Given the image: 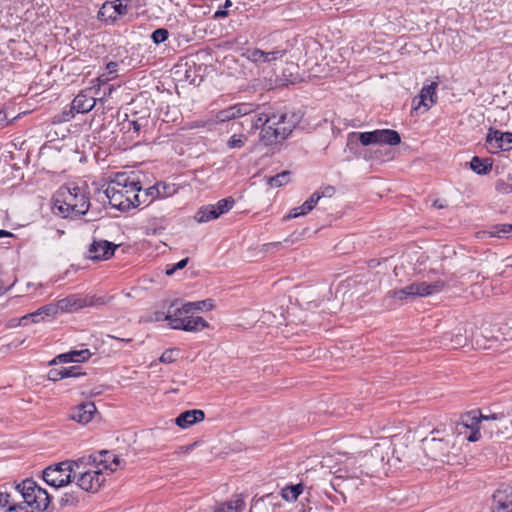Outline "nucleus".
Returning <instances> with one entry per match:
<instances>
[{"instance_id": "18", "label": "nucleus", "mask_w": 512, "mask_h": 512, "mask_svg": "<svg viewBox=\"0 0 512 512\" xmlns=\"http://www.w3.org/2000/svg\"><path fill=\"white\" fill-rule=\"evenodd\" d=\"M491 512H512V487L506 486L494 492Z\"/></svg>"}, {"instance_id": "8", "label": "nucleus", "mask_w": 512, "mask_h": 512, "mask_svg": "<svg viewBox=\"0 0 512 512\" xmlns=\"http://www.w3.org/2000/svg\"><path fill=\"white\" fill-rule=\"evenodd\" d=\"M75 466V460H66L48 466L43 470V480L54 488L64 487L73 480Z\"/></svg>"}, {"instance_id": "11", "label": "nucleus", "mask_w": 512, "mask_h": 512, "mask_svg": "<svg viewBox=\"0 0 512 512\" xmlns=\"http://www.w3.org/2000/svg\"><path fill=\"white\" fill-rule=\"evenodd\" d=\"M485 147L491 154H497L500 151L511 150L512 133L490 129L486 136Z\"/></svg>"}, {"instance_id": "64", "label": "nucleus", "mask_w": 512, "mask_h": 512, "mask_svg": "<svg viewBox=\"0 0 512 512\" xmlns=\"http://www.w3.org/2000/svg\"><path fill=\"white\" fill-rule=\"evenodd\" d=\"M165 316H167V314H164L163 312H156L155 313V320L156 321L166 320Z\"/></svg>"}, {"instance_id": "57", "label": "nucleus", "mask_w": 512, "mask_h": 512, "mask_svg": "<svg viewBox=\"0 0 512 512\" xmlns=\"http://www.w3.org/2000/svg\"><path fill=\"white\" fill-rule=\"evenodd\" d=\"M118 70V63L115 61H110L106 64V73L115 77V74Z\"/></svg>"}, {"instance_id": "41", "label": "nucleus", "mask_w": 512, "mask_h": 512, "mask_svg": "<svg viewBox=\"0 0 512 512\" xmlns=\"http://www.w3.org/2000/svg\"><path fill=\"white\" fill-rule=\"evenodd\" d=\"M85 307H100L108 303V299L103 296L86 295L83 296Z\"/></svg>"}, {"instance_id": "54", "label": "nucleus", "mask_w": 512, "mask_h": 512, "mask_svg": "<svg viewBox=\"0 0 512 512\" xmlns=\"http://www.w3.org/2000/svg\"><path fill=\"white\" fill-rule=\"evenodd\" d=\"M496 190L502 194H510L512 193V184L499 180L496 184Z\"/></svg>"}, {"instance_id": "33", "label": "nucleus", "mask_w": 512, "mask_h": 512, "mask_svg": "<svg viewBox=\"0 0 512 512\" xmlns=\"http://www.w3.org/2000/svg\"><path fill=\"white\" fill-rule=\"evenodd\" d=\"M217 218L219 217L212 204L200 207L194 216V219L199 223L209 222L212 220H216Z\"/></svg>"}, {"instance_id": "27", "label": "nucleus", "mask_w": 512, "mask_h": 512, "mask_svg": "<svg viewBox=\"0 0 512 512\" xmlns=\"http://www.w3.org/2000/svg\"><path fill=\"white\" fill-rule=\"evenodd\" d=\"M97 18L106 24H114L117 21L114 3L112 1L104 2L97 13Z\"/></svg>"}, {"instance_id": "23", "label": "nucleus", "mask_w": 512, "mask_h": 512, "mask_svg": "<svg viewBox=\"0 0 512 512\" xmlns=\"http://www.w3.org/2000/svg\"><path fill=\"white\" fill-rule=\"evenodd\" d=\"M58 311L70 313L82 308H85V302L83 301V296L80 294H71L65 298H62L57 301Z\"/></svg>"}, {"instance_id": "1", "label": "nucleus", "mask_w": 512, "mask_h": 512, "mask_svg": "<svg viewBox=\"0 0 512 512\" xmlns=\"http://www.w3.org/2000/svg\"><path fill=\"white\" fill-rule=\"evenodd\" d=\"M87 189L88 182L84 180L62 185L54 196L53 213L70 220L87 214L91 205Z\"/></svg>"}, {"instance_id": "20", "label": "nucleus", "mask_w": 512, "mask_h": 512, "mask_svg": "<svg viewBox=\"0 0 512 512\" xmlns=\"http://www.w3.org/2000/svg\"><path fill=\"white\" fill-rule=\"evenodd\" d=\"M490 417L483 416V415H477L476 411H472L468 413L465 418L463 419V424L466 427H471L472 431L470 435L467 437L468 441L470 442H476L481 438V433L479 431L478 425L481 424L483 421H489Z\"/></svg>"}, {"instance_id": "63", "label": "nucleus", "mask_w": 512, "mask_h": 512, "mask_svg": "<svg viewBox=\"0 0 512 512\" xmlns=\"http://www.w3.org/2000/svg\"><path fill=\"white\" fill-rule=\"evenodd\" d=\"M0 221H3V222L10 221L7 210H0Z\"/></svg>"}, {"instance_id": "49", "label": "nucleus", "mask_w": 512, "mask_h": 512, "mask_svg": "<svg viewBox=\"0 0 512 512\" xmlns=\"http://www.w3.org/2000/svg\"><path fill=\"white\" fill-rule=\"evenodd\" d=\"M66 372H63V367L52 368L48 372V379L51 381H59L66 378Z\"/></svg>"}, {"instance_id": "4", "label": "nucleus", "mask_w": 512, "mask_h": 512, "mask_svg": "<svg viewBox=\"0 0 512 512\" xmlns=\"http://www.w3.org/2000/svg\"><path fill=\"white\" fill-rule=\"evenodd\" d=\"M270 117H282V119L276 120L275 125L267 124V127L261 130L260 140L266 146L285 140L300 121V117L293 112L271 113Z\"/></svg>"}, {"instance_id": "50", "label": "nucleus", "mask_w": 512, "mask_h": 512, "mask_svg": "<svg viewBox=\"0 0 512 512\" xmlns=\"http://www.w3.org/2000/svg\"><path fill=\"white\" fill-rule=\"evenodd\" d=\"M176 352L175 349H166L160 356L159 361L164 364L173 363L176 360Z\"/></svg>"}, {"instance_id": "25", "label": "nucleus", "mask_w": 512, "mask_h": 512, "mask_svg": "<svg viewBox=\"0 0 512 512\" xmlns=\"http://www.w3.org/2000/svg\"><path fill=\"white\" fill-rule=\"evenodd\" d=\"M58 312L57 304H47L32 313H28V316L32 318V323H38L45 317H54Z\"/></svg>"}, {"instance_id": "52", "label": "nucleus", "mask_w": 512, "mask_h": 512, "mask_svg": "<svg viewBox=\"0 0 512 512\" xmlns=\"http://www.w3.org/2000/svg\"><path fill=\"white\" fill-rule=\"evenodd\" d=\"M307 232V228H303L301 232L294 231L288 238L284 239V242L288 244H293L296 241H298L301 237H304Z\"/></svg>"}, {"instance_id": "40", "label": "nucleus", "mask_w": 512, "mask_h": 512, "mask_svg": "<svg viewBox=\"0 0 512 512\" xmlns=\"http://www.w3.org/2000/svg\"><path fill=\"white\" fill-rule=\"evenodd\" d=\"M290 177H291L290 171H282V172L276 174L275 176L270 177L268 183L271 187H275V188L281 187V186L289 183Z\"/></svg>"}, {"instance_id": "7", "label": "nucleus", "mask_w": 512, "mask_h": 512, "mask_svg": "<svg viewBox=\"0 0 512 512\" xmlns=\"http://www.w3.org/2000/svg\"><path fill=\"white\" fill-rule=\"evenodd\" d=\"M174 304L171 305L170 309L165 316L166 321L172 329L184 330L188 332H199L209 326L208 322L200 317L194 316L191 313H182L181 308H173Z\"/></svg>"}, {"instance_id": "19", "label": "nucleus", "mask_w": 512, "mask_h": 512, "mask_svg": "<svg viewBox=\"0 0 512 512\" xmlns=\"http://www.w3.org/2000/svg\"><path fill=\"white\" fill-rule=\"evenodd\" d=\"M475 237L480 240L509 239L512 237V226H487L475 232Z\"/></svg>"}, {"instance_id": "38", "label": "nucleus", "mask_w": 512, "mask_h": 512, "mask_svg": "<svg viewBox=\"0 0 512 512\" xmlns=\"http://www.w3.org/2000/svg\"><path fill=\"white\" fill-rule=\"evenodd\" d=\"M447 340L450 341L451 348H453V349H457V348L463 347L467 343V338L461 332L460 329L455 334H451V333L445 334L444 335V341H447Z\"/></svg>"}, {"instance_id": "43", "label": "nucleus", "mask_w": 512, "mask_h": 512, "mask_svg": "<svg viewBox=\"0 0 512 512\" xmlns=\"http://www.w3.org/2000/svg\"><path fill=\"white\" fill-rule=\"evenodd\" d=\"M169 37V32L165 28H158L151 34V39L155 44H161L165 42Z\"/></svg>"}, {"instance_id": "13", "label": "nucleus", "mask_w": 512, "mask_h": 512, "mask_svg": "<svg viewBox=\"0 0 512 512\" xmlns=\"http://www.w3.org/2000/svg\"><path fill=\"white\" fill-rule=\"evenodd\" d=\"M96 105V98L94 97L93 88H86L81 90L71 103L69 116L73 118L78 113H88Z\"/></svg>"}, {"instance_id": "47", "label": "nucleus", "mask_w": 512, "mask_h": 512, "mask_svg": "<svg viewBox=\"0 0 512 512\" xmlns=\"http://www.w3.org/2000/svg\"><path fill=\"white\" fill-rule=\"evenodd\" d=\"M336 192V188L332 185H325L316 190L313 194H318L319 200L322 197L331 198Z\"/></svg>"}, {"instance_id": "36", "label": "nucleus", "mask_w": 512, "mask_h": 512, "mask_svg": "<svg viewBox=\"0 0 512 512\" xmlns=\"http://www.w3.org/2000/svg\"><path fill=\"white\" fill-rule=\"evenodd\" d=\"M304 486L302 483L286 486L281 490V496L288 502L296 501L299 495L303 492Z\"/></svg>"}, {"instance_id": "32", "label": "nucleus", "mask_w": 512, "mask_h": 512, "mask_svg": "<svg viewBox=\"0 0 512 512\" xmlns=\"http://www.w3.org/2000/svg\"><path fill=\"white\" fill-rule=\"evenodd\" d=\"M241 55L256 65L266 63L267 60L266 52L259 48H246Z\"/></svg>"}, {"instance_id": "14", "label": "nucleus", "mask_w": 512, "mask_h": 512, "mask_svg": "<svg viewBox=\"0 0 512 512\" xmlns=\"http://www.w3.org/2000/svg\"><path fill=\"white\" fill-rule=\"evenodd\" d=\"M119 245L107 240L94 239L88 247V259L93 261H105L114 256Z\"/></svg>"}, {"instance_id": "53", "label": "nucleus", "mask_w": 512, "mask_h": 512, "mask_svg": "<svg viewBox=\"0 0 512 512\" xmlns=\"http://www.w3.org/2000/svg\"><path fill=\"white\" fill-rule=\"evenodd\" d=\"M63 372H66V378L69 377H79L81 375H84L83 372H81V368L79 366H70V367H63Z\"/></svg>"}, {"instance_id": "3", "label": "nucleus", "mask_w": 512, "mask_h": 512, "mask_svg": "<svg viewBox=\"0 0 512 512\" xmlns=\"http://www.w3.org/2000/svg\"><path fill=\"white\" fill-rule=\"evenodd\" d=\"M385 460L384 447L375 444L368 451H360L354 456V481L359 479L363 486L362 493L370 492L374 473L383 465ZM354 488L359 489V485L354 482Z\"/></svg>"}, {"instance_id": "29", "label": "nucleus", "mask_w": 512, "mask_h": 512, "mask_svg": "<svg viewBox=\"0 0 512 512\" xmlns=\"http://www.w3.org/2000/svg\"><path fill=\"white\" fill-rule=\"evenodd\" d=\"M29 512L22 504H15L10 500L7 492L0 491V512Z\"/></svg>"}, {"instance_id": "48", "label": "nucleus", "mask_w": 512, "mask_h": 512, "mask_svg": "<svg viewBox=\"0 0 512 512\" xmlns=\"http://www.w3.org/2000/svg\"><path fill=\"white\" fill-rule=\"evenodd\" d=\"M286 53H287L286 49H279V48H276L270 52H266V55H267L266 63H269V64L273 63L276 60L281 59L283 56H285Z\"/></svg>"}, {"instance_id": "28", "label": "nucleus", "mask_w": 512, "mask_h": 512, "mask_svg": "<svg viewBox=\"0 0 512 512\" xmlns=\"http://www.w3.org/2000/svg\"><path fill=\"white\" fill-rule=\"evenodd\" d=\"M214 308V301L212 299H205L196 302L184 303L181 307L182 313H193L194 311H210Z\"/></svg>"}, {"instance_id": "45", "label": "nucleus", "mask_w": 512, "mask_h": 512, "mask_svg": "<svg viewBox=\"0 0 512 512\" xmlns=\"http://www.w3.org/2000/svg\"><path fill=\"white\" fill-rule=\"evenodd\" d=\"M130 0H115L114 3V12L116 17L124 16L128 12V2Z\"/></svg>"}, {"instance_id": "37", "label": "nucleus", "mask_w": 512, "mask_h": 512, "mask_svg": "<svg viewBox=\"0 0 512 512\" xmlns=\"http://www.w3.org/2000/svg\"><path fill=\"white\" fill-rule=\"evenodd\" d=\"M235 205V199L232 196L220 199L216 204H212L218 217L229 212Z\"/></svg>"}, {"instance_id": "42", "label": "nucleus", "mask_w": 512, "mask_h": 512, "mask_svg": "<svg viewBox=\"0 0 512 512\" xmlns=\"http://www.w3.org/2000/svg\"><path fill=\"white\" fill-rule=\"evenodd\" d=\"M247 141V137L243 134H233L227 141V146L230 149L241 148Z\"/></svg>"}, {"instance_id": "21", "label": "nucleus", "mask_w": 512, "mask_h": 512, "mask_svg": "<svg viewBox=\"0 0 512 512\" xmlns=\"http://www.w3.org/2000/svg\"><path fill=\"white\" fill-rule=\"evenodd\" d=\"M204 419L205 413L203 410H186L177 416V418L175 419V424L182 429H187L190 426L203 421Z\"/></svg>"}, {"instance_id": "39", "label": "nucleus", "mask_w": 512, "mask_h": 512, "mask_svg": "<svg viewBox=\"0 0 512 512\" xmlns=\"http://www.w3.org/2000/svg\"><path fill=\"white\" fill-rule=\"evenodd\" d=\"M155 185L159 188V199L173 196L178 191V187L173 183L157 181Z\"/></svg>"}, {"instance_id": "26", "label": "nucleus", "mask_w": 512, "mask_h": 512, "mask_svg": "<svg viewBox=\"0 0 512 512\" xmlns=\"http://www.w3.org/2000/svg\"><path fill=\"white\" fill-rule=\"evenodd\" d=\"M108 183H100L97 181H93L90 184L88 183V192H89V201L92 197H94L97 201L105 203L108 201V195L106 193V187Z\"/></svg>"}, {"instance_id": "6", "label": "nucleus", "mask_w": 512, "mask_h": 512, "mask_svg": "<svg viewBox=\"0 0 512 512\" xmlns=\"http://www.w3.org/2000/svg\"><path fill=\"white\" fill-rule=\"evenodd\" d=\"M16 490L21 494L24 507H30L33 510L44 511L50 503V495L40 487L34 480L25 479L16 486Z\"/></svg>"}, {"instance_id": "58", "label": "nucleus", "mask_w": 512, "mask_h": 512, "mask_svg": "<svg viewBox=\"0 0 512 512\" xmlns=\"http://www.w3.org/2000/svg\"><path fill=\"white\" fill-rule=\"evenodd\" d=\"M9 124L8 116L5 108H0V129L6 127Z\"/></svg>"}, {"instance_id": "34", "label": "nucleus", "mask_w": 512, "mask_h": 512, "mask_svg": "<svg viewBox=\"0 0 512 512\" xmlns=\"http://www.w3.org/2000/svg\"><path fill=\"white\" fill-rule=\"evenodd\" d=\"M139 196V206L142 204L147 206L156 199H159V188H156L155 184L147 188L142 187L141 192H138Z\"/></svg>"}, {"instance_id": "51", "label": "nucleus", "mask_w": 512, "mask_h": 512, "mask_svg": "<svg viewBox=\"0 0 512 512\" xmlns=\"http://www.w3.org/2000/svg\"><path fill=\"white\" fill-rule=\"evenodd\" d=\"M28 314L20 317V318H12L10 319L7 324H6V327L7 328H16L18 326H26L28 324Z\"/></svg>"}, {"instance_id": "61", "label": "nucleus", "mask_w": 512, "mask_h": 512, "mask_svg": "<svg viewBox=\"0 0 512 512\" xmlns=\"http://www.w3.org/2000/svg\"><path fill=\"white\" fill-rule=\"evenodd\" d=\"M229 15L228 11L226 9H218L214 15H213V19H222V18H225Z\"/></svg>"}, {"instance_id": "56", "label": "nucleus", "mask_w": 512, "mask_h": 512, "mask_svg": "<svg viewBox=\"0 0 512 512\" xmlns=\"http://www.w3.org/2000/svg\"><path fill=\"white\" fill-rule=\"evenodd\" d=\"M143 126V119L129 121V129H132L136 133H139Z\"/></svg>"}, {"instance_id": "15", "label": "nucleus", "mask_w": 512, "mask_h": 512, "mask_svg": "<svg viewBox=\"0 0 512 512\" xmlns=\"http://www.w3.org/2000/svg\"><path fill=\"white\" fill-rule=\"evenodd\" d=\"M256 105L252 103H237L216 113L217 122H227L239 117L248 116L255 112Z\"/></svg>"}, {"instance_id": "2", "label": "nucleus", "mask_w": 512, "mask_h": 512, "mask_svg": "<svg viewBox=\"0 0 512 512\" xmlns=\"http://www.w3.org/2000/svg\"><path fill=\"white\" fill-rule=\"evenodd\" d=\"M142 190L140 174L136 172H118L107 184L108 203L120 210L127 211L139 206L138 192Z\"/></svg>"}, {"instance_id": "59", "label": "nucleus", "mask_w": 512, "mask_h": 512, "mask_svg": "<svg viewBox=\"0 0 512 512\" xmlns=\"http://www.w3.org/2000/svg\"><path fill=\"white\" fill-rule=\"evenodd\" d=\"M447 206L448 203L445 199H434L431 204V207L435 209H444Z\"/></svg>"}, {"instance_id": "5", "label": "nucleus", "mask_w": 512, "mask_h": 512, "mask_svg": "<svg viewBox=\"0 0 512 512\" xmlns=\"http://www.w3.org/2000/svg\"><path fill=\"white\" fill-rule=\"evenodd\" d=\"M93 458L82 456L75 459L74 477L78 487L85 491L95 493L105 482L106 478L97 466L92 463Z\"/></svg>"}, {"instance_id": "24", "label": "nucleus", "mask_w": 512, "mask_h": 512, "mask_svg": "<svg viewBox=\"0 0 512 512\" xmlns=\"http://www.w3.org/2000/svg\"><path fill=\"white\" fill-rule=\"evenodd\" d=\"M318 201V194H312L301 206L291 209L290 212L283 217V220L287 221L308 214L317 205Z\"/></svg>"}, {"instance_id": "35", "label": "nucleus", "mask_w": 512, "mask_h": 512, "mask_svg": "<svg viewBox=\"0 0 512 512\" xmlns=\"http://www.w3.org/2000/svg\"><path fill=\"white\" fill-rule=\"evenodd\" d=\"M84 495L78 491L66 492L60 499L62 507H77L83 501Z\"/></svg>"}, {"instance_id": "55", "label": "nucleus", "mask_w": 512, "mask_h": 512, "mask_svg": "<svg viewBox=\"0 0 512 512\" xmlns=\"http://www.w3.org/2000/svg\"><path fill=\"white\" fill-rule=\"evenodd\" d=\"M57 362H60V363H69V362H73V358L71 357V353L70 351L68 353H63V354H59L53 361L52 363H57Z\"/></svg>"}, {"instance_id": "60", "label": "nucleus", "mask_w": 512, "mask_h": 512, "mask_svg": "<svg viewBox=\"0 0 512 512\" xmlns=\"http://www.w3.org/2000/svg\"><path fill=\"white\" fill-rule=\"evenodd\" d=\"M113 78H114V76H111L110 74L105 72L98 76L97 81L99 82V86L106 85Z\"/></svg>"}, {"instance_id": "31", "label": "nucleus", "mask_w": 512, "mask_h": 512, "mask_svg": "<svg viewBox=\"0 0 512 512\" xmlns=\"http://www.w3.org/2000/svg\"><path fill=\"white\" fill-rule=\"evenodd\" d=\"M470 167L475 173L486 175L492 170V161L488 158L482 159L478 156H474L471 159Z\"/></svg>"}, {"instance_id": "44", "label": "nucleus", "mask_w": 512, "mask_h": 512, "mask_svg": "<svg viewBox=\"0 0 512 512\" xmlns=\"http://www.w3.org/2000/svg\"><path fill=\"white\" fill-rule=\"evenodd\" d=\"M276 497L273 495V494H267L263 497H261L259 500H257L255 502V504L252 506L250 512H254L258 509L261 508V506H264V505H273L274 504V499Z\"/></svg>"}, {"instance_id": "62", "label": "nucleus", "mask_w": 512, "mask_h": 512, "mask_svg": "<svg viewBox=\"0 0 512 512\" xmlns=\"http://www.w3.org/2000/svg\"><path fill=\"white\" fill-rule=\"evenodd\" d=\"M188 258H184L182 260H180L178 263L174 264V269L176 270H179V269H183L187 263H188Z\"/></svg>"}, {"instance_id": "9", "label": "nucleus", "mask_w": 512, "mask_h": 512, "mask_svg": "<svg viewBox=\"0 0 512 512\" xmlns=\"http://www.w3.org/2000/svg\"><path fill=\"white\" fill-rule=\"evenodd\" d=\"M446 283L442 280H437L433 283L427 282H414L404 288L392 291V297L404 300L410 297H424L436 294L442 291Z\"/></svg>"}, {"instance_id": "46", "label": "nucleus", "mask_w": 512, "mask_h": 512, "mask_svg": "<svg viewBox=\"0 0 512 512\" xmlns=\"http://www.w3.org/2000/svg\"><path fill=\"white\" fill-rule=\"evenodd\" d=\"M70 353L71 357L73 358V362H84L91 356V353L88 349L72 350Z\"/></svg>"}, {"instance_id": "12", "label": "nucleus", "mask_w": 512, "mask_h": 512, "mask_svg": "<svg viewBox=\"0 0 512 512\" xmlns=\"http://www.w3.org/2000/svg\"><path fill=\"white\" fill-rule=\"evenodd\" d=\"M437 87V82H431L430 84L424 85L420 94L412 100L413 109L415 111L422 109V113L428 111L437 101Z\"/></svg>"}, {"instance_id": "22", "label": "nucleus", "mask_w": 512, "mask_h": 512, "mask_svg": "<svg viewBox=\"0 0 512 512\" xmlns=\"http://www.w3.org/2000/svg\"><path fill=\"white\" fill-rule=\"evenodd\" d=\"M96 411L97 409L93 402H86L75 407L70 417L80 424H87L92 420Z\"/></svg>"}, {"instance_id": "17", "label": "nucleus", "mask_w": 512, "mask_h": 512, "mask_svg": "<svg viewBox=\"0 0 512 512\" xmlns=\"http://www.w3.org/2000/svg\"><path fill=\"white\" fill-rule=\"evenodd\" d=\"M87 457L93 458V464L97 469L103 473L104 470L114 472L120 467L121 459L111 451L101 450L96 453L90 454Z\"/></svg>"}, {"instance_id": "10", "label": "nucleus", "mask_w": 512, "mask_h": 512, "mask_svg": "<svg viewBox=\"0 0 512 512\" xmlns=\"http://www.w3.org/2000/svg\"><path fill=\"white\" fill-rule=\"evenodd\" d=\"M362 145L387 144L391 146L398 145L401 142L397 131L391 129H379L371 132L357 134Z\"/></svg>"}, {"instance_id": "30", "label": "nucleus", "mask_w": 512, "mask_h": 512, "mask_svg": "<svg viewBox=\"0 0 512 512\" xmlns=\"http://www.w3.org/2000/svg\"><path fill=\"white\" fill-rule=\"evenodd\" d=\"M271 113H258L254 116L251 117L250 119V122H251V128L252 129H259L261 128V130L264 128V127H267V124H271V125H275V121H279V119H282V117H279V118H275V117H270Z\"/></svg>"}, {"instance_id": "16", "label": "nucleus", "mask_w": 512, "mask_h": 512, "mask_svg": "<svg viewBox=\"0 0 512 512\" xmlns=\"http://www.w3.org/2000/svg\"><path fill=\"white\" fill-rule=\"evenodd\" d=\"M423 449L430 459L443 462L449 454V443L444 439L425 438Z\"/></svg>"}]
</instances>
